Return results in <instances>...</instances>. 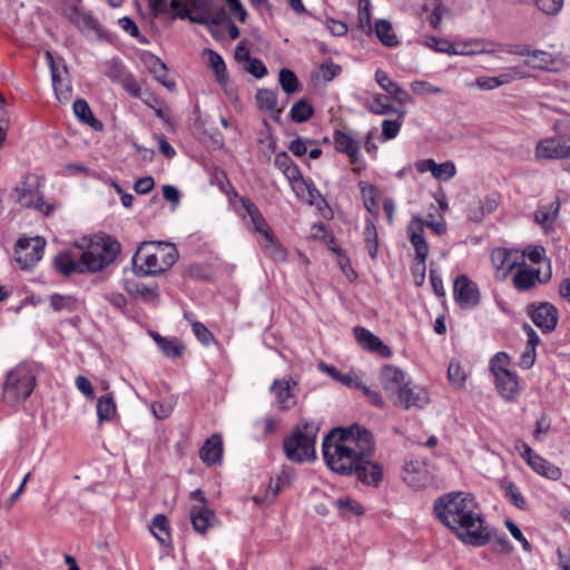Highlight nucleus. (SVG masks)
<instances>
[{
    "label": "nucleus",
    "mask_w": 570,
    "mask_h": 570,
    "mask_svg": "<svg viewBox=\"0 0 570 570\" xmlns=\"http://www.w3.org/2000/svg\"><path fill=\"white\" fill-rule=\"evenodd\" d=\"M333 139L337 151L346 154L352 164L358 161L361 146L358 140L341 130H335Z\"/></svg>",
    "instance_id": "obj_23"
},
{
    "label": "nucleus",
    "mask_w": 570,
    "mask_h": 570,
    "mask_svg": "<svg viewBox=\"0 0 570 570\" xmlns=\"http://www.w3.org/2000/svg\"><path fill=\"white\" fill-rule=\"evenodd\" d=\"M296 384L297 382L292 377L275 380L273 382L271 391L275 393V397L281 410H288L295 405L296 400L291 390L296 386Z\"/></svg>",
    "instance_id": "obj_17"
},
{
    "label": "nucleus",
    "mask_w": 570,
    "mask_h": 570,
    "mask_svg": "<svg viewBox=\"0 0 570 570\" xmlns=\"http://www.w3.org/2000/svg\"><path fill=\"white\" fill-rule=\"evenodd\" d=\"M116 414V404L110 393L100 396L97 401V415L99 422L110 421Z\"/></svg>",
    "instance_id": "obj_34"
},
{
    "label": "nucleus",
    "mask_w": 570,
    "mask_h": 570,
    "mask_svg": "<svg viewBox=\"0 0 570 570\" xmlns=\"http://www.w3.org/2000/svg\"><path fill=\"white\" fill-rule=\"evenodd\" d=\"M448 377L452 386L460 390L464 386L466 374L458 361L452 360L448 367Z\"/></svg>",
    "instance_id": "obj_42"
},
{
    "label": "nucleus",
    "mask_w": 570,
    "mask_h": 570,
    "mask_svg": "<svg viewBox=\"0 0 570 570\" xmlns=\"http://www.w3.org/2000/svg\"><path fill=\"white\" fill-rule=\"evenodd\" d=\"M358 187L361 189L364 207L367 212L373 213L374 207H376L377 188L363 180L358 183Z\"/></svg>",
    "instance_id": "obj_41"
},
{
    "label": "nucleus",
    "mask_w": 570,
    "mask_h": 570,
    "mask_svg": "<svg viewBox=\"0 0 570 570\" xmlns=\"http://www.w3.org/2000/svg\"><path fill=\"white\" fill-rule=\"evenodd\" d=\"M190 521L196 532L204 534L215 523L214 511L205 505H193L189 511Z\"/></svg>",
    "instance_id": "obj_22"
},
{
    "label": "nucleus",
    "mask_w": 570,
    "mask_h": 570,
    "mask_svg": "<svg viewBox=\"0 0 570 570\" xmlns=\"http://www.w3.org/2000/svg\"><path fill=\"white\" fill-rule=\"evenodd\" d=\"M320 368L343 385L351 386L353 383V379L351 376L341 374L334 366L327 365L324 362L320 363Z\"/></svg>",
    "instance_id": "obj_60"
},
{
    "label": "nucleus",
    "mask_w": 570,
    "mask_h": 570,
    "mask_svg": "<svg viewBox=\"0 0 570 570\" xmlns=\"http://www.w3.org/2000/svg\"><path fill=\"white\" fill-rule=\"evenodd\" d=\"M178 250L169 242H142L132 256V268L138 277L156 276L168 271L177 261Z\"/></svg>",
    "instance_id": "obj_3"
},
{
    "label": "nucleus",
    "mask_w": 570,
    "mask_h": 570,
    "mask_svg": "<svg viewBox=\"0 0 570 570\" xmlns=\"http://www.w3.org/2000/svg\"><path fill=\"white\" fill-rule=\"evenodd\" d=\"M485 216V209L482 200L478 199L470 204L468 208V217L470 220L480 223Z\"/></svg>",
    "instance_id": "obj_62"
},
{
    "label": "nucleus",
    "mask_w": 570,
    "mask_h": 570,
    "mask_svg": "<svg viewBox=\"0 0 570 570\" xmlns=\"http://www.w3.org/2000/svg\"><path fill=\"white\" fill-rule=\"evenodd\" d=\"M540 282V269L530 268L524 262L517 268L512 276V284L519 292H527Z\"/></svg>",
    "instance_id": "obj_19"
},
{
    "label": "nucleus",
    "mask_w": 570,
    "mask_h": 570,
    "mask_svg": "<svg viewBox=\"0 0 570 570\" xmlns=\"http://www.w3.org/2000/svg\"><path fill=\"white\" fill-rule=\"evenodd\" d=\"M433 511L440 522L465 544L483 547L494 534L492 527L484 522L478 511V504L470 493H445L436 498Z\"/></svg>",
    "instance_id": "obj_2"
},
{
    "label": "nucleus",
    "mask_w": 570,
    "mask_h": 570,
    "mask_svg": "<svg viewBox=\"0 0 570 570\" xmlns=\"http://www.w3.org/2000/svg\"><path fill=\"white\" fill-rule=\"evenodd\" d=\"M142 62L147 70L154 76L155 80L161 83L169 90L175 89V82L167 78L168 68L166 63L153 53H145L142 56Z\"/></svg>",
    "instance_id": "obj_18"
},
{
    "label": "nucleus",
    "mask_w": 570,
    "mask_h": 570,
    "mask_svg": "<svg viewBox=\"0 0 570 570\" xmlns=\"http://www.w3.org/2000/svg\"><path fill=\"white\" fill-rule=\"evenodd\" d=\"M535 155L543 159L567 158L570 156V145L564 136L547 138L537 145Z\"/></svg>",
    "instance_id": "obj_12"
},
{
    "label": "nucleus",
    "mask_w": 570,
    "mask_h": 570,
    "mask_svg": "<svg viewBox=\"0 0 570 570\" xmlns=\"http://www.w3.org/2000/svg\"><path fill=\"white\" fill-rule=\"evenodd\" d=\"M120 85L124 88V90L127 91L131 97H140V86L132 73L129 72L127 76H125Z\"/></svg>",
    "instance_id": "obj_61"
},
{
    "label": "nucleus",
    "mask_w": 570,
    "mask_h": 570,
    "mask_svg": "<svg viewBox=\"0 0 570 570\" xmlns=\"http://www.w3.org/2000/svg\"><path fill=\"white\" fill-rule=\"evenodd\" d=\"M510 363V357L504 352L497 353L490 361V370L494 376L501 372H510L507 367Z\"/></svg>",
    "instance_id": "obj_49"
},
{
    "label": "nucleus",
    "mask_w": 570,
    "mask_h": 570,
    "mask_svg": "<svg viewBox=\"0 0 570 570\" xmlns=\"http://www.w3.org/2000/svg\"><path fill=\"white\" fill-rule=\"evenodd\" d=\"M368 110L375 115H389L400 111L394 108L389 101L387 97L383 95L374 96L371 104L367 106Z\"/></svg>",
    "instance_id": "obj_43"
},
{
    "label": "nucleus",
    "mask_w": 570,
    "mask_h": 570,
    "mask_svg": "<svg viewBox=\"0 0 570 570\" xmlns=\"http://www.w3.org/2000/svg\"><path fill=\"white\" fill-rule=\"evenodd\" d=\"M323 456L331 470L343 475L355 474L367 485L377 487L383 468L371 460L374 453L373 434L353 425L332 429L322 443Z\"/></svg>",
    "instance_id": "obj_1"
},
{
    "label": "nucleus",
    "mask_w": 570,
    "mask_h": 570,
    "mask_svg": "<svg viewBox=\"0 0 570 570\" xmlns=\"http://www.w3.org/2000/svg\"><path fill=\"white\" fill-rule=\"evenodd\" d=\"M46 240L42 237L18 240V263L21 268L29 269L35 266L43 255Z\"/></svg>",
    "instance_id": "obj_9"
},
{
    "label": "nucleus",
    "mask_w": 570,
    "mask_h": 570,
    "mask_svg": "<svg viewBox=\"0 0 570 570\" xmlns=\"http://www.w3.org/2000/svg\"><path fill=\"white\" fill-rule=\"evenodd\" d=\"M396 114L399 115L397 119H395V120L385 119L382 122V136L384 137V139H393V138H395L397 136L401 127H402V122H403V118L405 116V111L404 110H400Z\"/></svg>",
    "instance_id": "obj_44"
},
{
    "label": "nucleus",
    "mask_w": 570,
    "mask_h": 570,
    "mask_svg": "<svg viewBox=\"0 0 570 570\" xmlns=\"http://www.w3.org/2000/svg\"><path fill=\"white\" fill-rule=\"evenodd\" d=\"M318 430L320 425L314 421H303L297 424L291 435L284 439L283 449L286 458L294 463L314 461Z\"/></svg>",
    "instance_id": "obj_5"
},
{
    "label": "nucleus",
    "mask_w": 570,
    "mask_h": 570,
    "mask_svg": "<svg viewBox=\"0 0 570 570\" xmlns=\"http://www.w3.org/2000/svg\"><path fill=\"white\" fill-rule=\"evenodd\" d=\"M167 342L159 346L164 355L167 357H179L183 354L184 345L176 337H169Z\"/></svg>",
    "instance_id": "obj_53"
},
{
    "label": "nucleus",
    "mask_w": 570,
    "mask_h": 570,
    "mask_svg": "<svg viewBox=\"0 0 570 570\" xmlns=\"http://www.w3.org/2000/svg\"><path fill=\"white\" fill-rule=\"evenodd\" d=\"M517 449L520 451L521 456L527 460L528 464L540 475L551 480H557L561 475L559 468L550 464L540 455L534 454L527 443L519 441Z\"/></svg>",
    "instance_id": "obj_11"
},
{
    "label": "nucleus",
    "mask_w": 570,
    "mask_h": 570,
    "mask_svg": "<svg viewBox=\"0 0 570 570\" xmlns=\"http://www.w3.org/2000/svg\"><path fill=\"white\" fill-rule=\"evenodd\" d=\"M512 80L513 77L510 73H501L497 77H478L474 85L482 90H492L510 83Z\"/></svg>",
    "instance_id": "obj_36"
},
{
    "label": "nucleus",
    "mask_w": 570,
    "mask_h": 570,
    "mask_svg": "<svg viewBox=\"0 0 570 570\" xmlns=\"http://www.w3.org/2000/svg\"><path fill=\"white\" fill-rule=\"evenodd\" d=\"M314 109L306 100L301 99L291 109V119L295 122H305L313 116Z\"/></svg>",
    "instance_id": "obj_39"
},
{
    "label": "nucleus",
    "mask_w": 570,
    "mask_h": 570,
    "mask_svg": "<svg viewBox=\"0 0 570 570\" xmlns=\"http://www.w3.org/2000/svg\"><path fill=\"white\" fill-rule=\"evenodd\" d=\"M521 56L530 57L529 60H527V65L537 68V69H544V70H552V59L549 53L541 51V50H523L520 52Z\"/></svg>",
    "instance_id": "obj_33"
},
{
    "label": "nucleus",
    "mask_w": 570,
    "mask_h": 570,
    "mask_svg": "<svg viewBox=\"0 0 570 570\" xmlns=\"http://www.w3.org/2000/svg\"><path fill=\"white\" fill-rule=\"evenodd\" d=\"M410 87L414 94L420 95V96L429 95V94L439 95L443 91L442 88L436 87V86H434L428 81H423V80L412 81Z\"/></svg>",
    "instance_id": "obj_54"
},
{
    "label": "nucleus",
    "mask_w": 570,
    "mask_h": 570,
    "mask_svg": "<svg viewBox=\"0 0 570 570\" xmlns=\"http://www.w3.org/2000/svg\"><path fill=\"white\" fill-rule=\"evenodd\" d=\"M529 315L532 322L543 332L554 330L558 322V311L550 303H541L539 306H529Z\"/></svg>",
    "instance_id": "obj_13"
},
{
    "label": "nucleus",
    "mask_w": 570,
    "mask_h": 570,
    "mask_svg": "<svg viewBox=\"0 0 570 570\" xmlns=\"http://www.w3.org/2000/svg\"><path fill=\"white\" fill-rule=\"evenodd\" d=\"M316 142L312 139H306L302 137H297L288 144V150H291L295 156L302 157L307 151L308 145H315Z\"/></svg>",
    "instance_id": "obj_59"
},
{
    "label": "nucleus",
    "mask_w": 570,
    "mask_h": 570,
    "mask_svg": "<svg viewBox=\"0 0 570 570\" xmlns=\"http://www.w3.org/2000/svg\"><path fill=\"white\" fill-rule=\"evenodd\" d=\"M375 80L380 85V87L386 91L391 98L400 105H406L413 102L412 96L406 92L402 87H400L396 82L390 79L389 75L379 69L375 72Z\"/></svg>",
    "instance_id": "obj_16"
},
{
    "label": "nucleus",
    "mask_w": 570,
    "mask_h": 570,
    "mask_svg": "<svg viewBox=\"0 0 570 570\" xmlns=\"http://www.w3.org/2000/svg\"><path fill=\"white\" fill-rule=\"evenodd\" d=\"M453 295L461 308H472L480 302L478 286L466 275H460L455 278Z\"/></svg>",
    "instance_id": "obj_10"
},
{
    "label": "nucleus",
    "mask_w": 570,
    "mask_h": 570,
    "mask_svg": "<svg viewBox=\"0 0 570 570\" xmlns=\"http://www.w3.org/2000/svg\"><path fill=\"white\" fill-rule=\"evenodd\" d=\"M36 177L27 175L23 177L20 186L14 188L17 203L27 208H36L46 216L50 215L53 206L47 204L37 190Z\"/></svg>",
    "instance_id": "obj_8"
},
{
    "label": "nucleus",
    "mask_w": 570,
    "mask_h": 570,
    "mask_svg": "<svg viewBox=\"0 0 570 570\" xmlns=\"http://www.w3.org/2000/svg\"><path fill=\"white\" fill-rule=\"evenodd\" d=\"M407 233L415 250V259L426 261L430 247L423 236V219L415 217L409 225Z\"/></svg>",
    "instance_id": "obj_15"
},
{
    "label": "nucleus",
    "mask_w": 570,
    "mask_h": 570,
    "mask_svg": "<svg viewBox=\"0 0 570 570\" xmlns=\"http://www.w3.org/2000/svg\"><path fill=\"white\" fill-rule=\"evenodd\" d=\"M248 216L250 217V220L254 225L255 230L257 233L262 234L266 240H268L269 243L273 244L274 243L273 236L269 233V230L267 228L266 220L263 217L259 209L254 213L248 214Z\"/></svg>",
    "instance_id": "obj_48"
},
{
    "label": "nucleus",
    "mask_w": 570,
    "mask_h": 570,
    "mask_svg": "<svg viewBox=\"0 0 570 570\" xmlns=\"http://www.w3.org/2000/svg\"><path fill=\"white\" fill-rule=\"evenodd\" d=\"M256 100L261 109L268 110L274 120L279 121L282 109L277 108L276 92L269 89H259L256 92Z\"/></svg>",
    "instance_id": "obj_28"
},
{
    "label": "nucleus",
    "mask_w": 570,
    "mask_h": 570,
    "mask_svg": "<svg viewBox=\"0 0 570 570\" xmlns=\"http://www.w3.org/2000/svg\"><path fill=\"white\" fill-rule=\"evenodd\" d=\"M333 504L341 511L342 514L361 515L364 513L362 505L350 498H341L333 501Z\"/></svg>",
    "instance_id": "obj_46"
},
{
    "label": "nucleus",
    "mask_w": 570,
    "mask_h": 570,
    "mask_svg": "<svg viewBox=\"0 0 570 570\" xmlns=\"http://www.w3.org/2000/svg\"><path fill=\"white\" fill-rule=\"evenodd\" d=\"M36 386V377L27 366H17L7 374L3 400L10 405L26 400Z\"/></svg>",
    "instance_id": "obj_7"
},
{
    "label": "nucleus",
    "mask_w": 570,
    "mask_h": 570,
    "mask_svg": "<svg viewBox=\"0 0 570 570\" xmlns=\"http://www.w3.org/2000/svg\"><path fill=\"white\" fill-rule=\"evenodd\" d=\"M504 524H505L507 529L509 530V532L511 533V535L517 541H519L521 543L523 550L527 551V552H531L532 547L529 543V541L527 540V538L523 535V533L521 532L519 527L513 521H511L509 519H507L504 521Z\"/></svg>",
    "instance_id": "obj_58"
},
{
    "label": "nucleus",
    "mask_w": 570,
    "mask_h": 570,
    "mask_svg": "<svg viewBox=\"0 0 570 570\" xmlns=\"http://www.w3.org/2000/svg\"><path fill=\"white\" fill-rule=\"evenodd\" d=\"M204 52L208 56V63L216 76V80L220 85H225L228 80V75L224 59L219 53L212 49H206Z\"/></svg>",
    "instance_id": "obj_32"
},
{
    "label": "nucleus",
    "mask_w": 570,
    "mask_h": 570,
    "mask_svg": "<svg viewBox=\"0 0 570 570\" xmlns=\"http://www.w3.org/2000/svg\"><path fill=\"white\" fill-rule=\"evenodd\" d=\"M46 57L48 60V65L50 67L52 86H53V89L56 92V97L60 101H66V100H68V95H63L62 92L58 91L59 75H58V68L56 67V63L53 60V56L50 51H47Z\"/></svg>",
    "instance_id": "obj_56"
},
{
    "label": "nucleus",
    "mask_w": 570,
    "mask_h": 570,
    "mask_svg": "<svg viewBox=\"0 0 570 570\" xmlns=\"http://www.w3.org/2000/svg\"><path fill=\"white\" fill-rule=\"evenodd\" d=\"M70 20L79 28H86L88 30H97L99 27L98 21L91 13L82 11L77 7L72 8Z\"/></svg>",
    "instance_id": "obj_38"
},
{
    "label": "nucleus",
    "mask_w": 570,
    "mask_h": 570,
    "mask_svg": "<svg viewBox=\"0 0 570 570\" xmlns=\"http://www.w3.org/2000/svg\"><path fill=\"white\" fill-rule=\"evenodd\" d=\"M279 85L282 89L287 94H294L298 88V79L296 75L287 68H283L278 76Z\"/></svg>",
    "instance_id": "obj_45"
},
{
    "label": "nucleus",
    "mask_w": 570,
    "mask_h": 570,
    "mask_svg": "<svg viewBox=\"0 0 570 570\" xmlns=\"http://www.w3.org/2000/svg\"><path fill=\"white\" fill-rule=\"evenodd\" d=\"M559 208H560V200L559 198L557 197L554 199V202H552L550 204V206H540L535 213H534V220L541 225V227L548 232L556 218H557V215H558V212H559Z\"/></svg>",
    "instance_id": "obj_27"
},
{
    "label": "nucleus",
    "mask_w": 570,
    "mask_h": 570,
    "mask_svg": "<svg viewBox=\"0 0 570 570\" xmlns=\"http://www.w3.org/2000/svg\"><path fill=\"white\" fill-rule=\"evenodd\" d=\"M246 71L253 75L255 78L259 79L267 75V68L263 63L262 60L257 58H252L247 62Z\"/></svg>",
    "instance_id": "obj_63"
},
{
    "label": "nucleus",
    "mask_w": 570,
    "mask_h": 570,
    "mask_svg": "<svg viewBox=\"0 0 570 570\" xmlns=\"http://www.w3.org/2000/svg\"><path fill=\"white\" fill-rule=\"evenodd\" d=\"M50 305L56 312H73L79 307V302L71 295L53 294L50 296Z\"/></svg>",
    "instance_id": "obj_37"
},
{
    "label": "nucleus",
    "mask_w": 570,
    "mask_h": 570,
    "mask_svg": "<svg viewBox=\"0 0 570 570\" xmlns=\"http://www.w3.org/2000/svg\"><path fill=\"white\" fill-rule=\"evenodd\" d=\"M191 325L195 336L203 345L208 346L215 342V336L203 323L194 322Z\"/></svg>",
    "instance_id": "obj_55"
},
{
    "label": "nucleus",
    "mask_w": 570,
    "mask_h": 570,
    "mask_svg": "<svg viewBox=\"0 0 570 570\" xmlns=\"http://www.w3.org/2000/svg\"><path fill=\"white\" fill-rule=\"evenodd\" d=\"M354 335L357 343L370 352L379 353L381 356L390 357L392 352L387 345H385L379 336L365 327L356 326L354 328Z\"/></svg>",
    "instance_id": "obj_14"
},
{
    "label": "nucleus",
    "mask_w": 570,
    "mask_h": 570,
    "mask_svg": "<svg viewBox=\"0 0 570 570\" xmlns=\"http://www.w3.org/2000/svg\"><path fill=\"white\" fill-rule=\"evenodd\" d=\"M129 72L126 71L124 65L120 61L114 60L108 69L106 70V76L114 82L120 83L125 76Z\"/></svg>",
    "instance_id": "obj_57"
},
{
    "label": "nucleus",
    "mask_w": 570,
    "mask_h": 570,
    "mask_svg": "<svg viewBox=\"0 0 570 570\" xmlns=\"http://www.w3.org/2000/svg\"><path fill=\"white\" fill-rule=\"evenodd\" d=\"M73 112L81 122L90 126L92 129L101 130L104 128L102 122L94 116L86 100L77 99L73 102Z\"/></svg>",
    "instance_id": "obj_29"
},
{
    "label": "nucleus",
    "mask_w": 570,
    "mask_h": 570,
    "mask_svg": "<svg viewBox=\"0 0 570 570\" xmlns=\"http://www.w3.org/2000/svg\"><path fill=\"white\" fill-rule=\"evenodd\" d=\"M223 440L219 434L208 438L199 450V458L207 465L220 463L223 458Z\"/></svg>",
    "instance_id": "obj_20"
},
{
    "label": "nucleus",
    "mask_w": 570,
    "mask_h": 570,
    "mask_svg": "<svg viewBox=\"0 0 570 570\" xmlns=\"http://www.w3.org/2000/svg\"><path fill=\"white\" fill-rule=\"evenodd\" d=\"M380 381L391 402L401 409H422L429 403L428 393L419 386H411L406 374L399 367L385 365L381 370Z\"/></svg>",
    "instance_id": "obj_4"
},
{
    "label": "nucleus",
    "mask_w": 570,
    "mask_h": 570,
    "mask_svg": "<svg viewBox=\"0 0 570 570\" xmlns=\"http://www.w3.org/2000/svg\"><path fill=\"white\" fill-rule=\"evenodd\" d=\"M127 291L146 302L156 301L159 296L157 286H147L142 283H136L127 286Z\"/></svg>",
    "instance_id": "obj_40"
},
{
    "label": "nucleus",
    "mask_w": 570,
    "mask_h": 570,
    "mask_svg": "<svg viewBox=\"0 0 570 570\" xmlns=\"http://www.w3.org/2000/svg\"><path fill=\"white\" fill-rule=\"evenodd\" d=\"M424 42L429 48L433 49L436 52L448 53V55H463L464 53L463 50H458L451 41L443 39V38L428 36V37H425Z\"/></svg>",
    "instance_id": "obj_35"
},
{
    "label": "nucleus",
    "mask_w": 570,
    "mask_h": 570,
    "mask_svg": "<svg viewBox=\"0 0 570 570\" xmlns=\"http://www.w3.org/2000/svg\"><path fill=\"white\" fill-rule=\"evenodd\" d=\"M371 2L370 0H358V28L368 33L371 31Z\"/></svg>",
    "instance_id": "obj_47"
},
{
    "label": "nucleus",
    "mask_w": 570,
    "mask_h": 570,
    "mask_svg": "<svg viewBox=\"0 0 570 570\" xmlns=\"http://www.w3.org/2000/svg\"><path fill=\"white\" fill-rule=\"evenodd\" d=\"M491 261L497 269L512 271L522 264L523 256H520L518 250L499 247L492 250Z\"/></svg>",
    "instance_id": "obj_21"
},
{
    "label": "nucleus",
    "mask_w": 570,
    "mask_h": 570,
    "mask_svg": "<svg viewBox=\"0 0 570 570\" xmlns=\"http://www.w3.org/2000/svg\"><path fill=\"white\" fill-rule=\"evenodd\" d=\"M456 174L455 166L452 161H445L442 164H436L433 170V177L440 180H449L453 178Z\"/></svg>",
    "instance_id": "obj_52"
},
{
    "label": "nucleus",
    "mask_w": 570,
    "mask_h": 570,
    "mask_svg": "<svg viewBox=\"0 0 570 570\" xmlns=\"http://www.w3.org/2000/svg\"><path fill=\"white\" fill-rule=\"evenodd\" d=\"M377 39L386 47H395L399 45L396 35L393 32V28L390 21L380 19L375 22L374 28Z\"/></svg>",
    "instance_id": "obj_31"
},
{
    "label": "nucleus",
    "mask_w": 570,
    "mask_h": 570,
    "mask_svg": "<svg viewBox=\"0 0 570 570\" xmlns=\"http://www.w3.org/2000/svg\"><path fill=\"white\" fill-rule=\"evenodd\" d=\"M539 10L547 14H556L560 11L563 0H537Z\"/></svg>",
    "instance_id": "obj_64"
},
{
    "label": "nucleus",
    "mask_w": 570,
    "mask_h": 570,
    "mask_svg": "<svg viewBox=\"0 0 570 570\" xmlns=\"http://www.w3.org/2000/svg\"><path fill=\"white\" fill-rule=\"evenodd\" d=\"M55 268L62 275H70L72 273H83L85 267L81 257H75L70 252H61L53 259Z\"/></svg>",
    "instance_id": "obj_25"
},
{
    "label": "nucleus",
    "mask_w": 570,
    "mask_h": 570,
    "mask_svg": "<svg viewBox=\"0 0 570 570\" xmlns=\"http://www.w3.org/2000/svg\"><path fill=\"white\" fill-rule=\"evenodd\" d=\"M494 377L498 393L505 401L515 400L519 394V382L517 375L512 372H501V374H498Z\"/></svg>",
    "instance_id": "obj_24"
},
{
    "label": "nucleus",
    "mask_w": 570,
    "mask_h": 570,
    "mask_svg": "<svg viewBox=\"0 0 570 570\" xmlns=\"http://www.w3.org/2000/svg\"><path fill=\"white\" fill-rule=\"evenodd\" d=\"M149 528L154 537L160 542L161 546L166 547L169 544V521L166 515L157 514L153 519Z\"/></svg>",
    "instance_id": "obj_30"
},
{
    "label": "nucleus",
    "mask_w": 570,
    "mask_h": 570,
    "mask_svg": "<svg viewBox=\"0 0 570 570\" xmlns=\"http://www.w3.org/2000/svg\"><path fill=\"white\" fill-rule=\"evenodd\" d=\"M421 472V463L420 462H409L404 465V475L403 480L412 485V487H420L421 482L420 479L416 478V474Z\"/></svg>",
    "instance_id": "obj_51"
},
{
    "label": "nucleus",
    "mask_w": 570,
    "mask_h": 570,
    "mask_svg": "<svg viewBox=\"0 0 570 570\" xmlns=\"http://www.w3.org/2000/svg\"><path fill=\"white\" fill-rule=\"evenodd\" d=\"M275 166L284 174L291 184L303 180L298 166L293 161L287 153L282 151L275 156Z\"/></svg>",
    "instance_id": "obj_26"
},
{
    "label": "nucleus",
    "mask_w": 570,
    "mask_h": 570,
    "mask_svg": "<svg viewBox=\"0 0 570 570\" xmlns=\"http://www.w3.org/2000/svg\"><path fill=\"white\" fill-rule=\"evenodd\" d=\"M120 244L110 236H96L80 255L86 272H98L114 263L120 253Z\"/></svg>",
    "instance_id": "obj_6"
},
{
    "label": "nucleus",
    "mask_w": 570,
    "mask_h": 570,
    "mask_svg": "<svg viewBox=\"0 0 570 570\" xmlns=\"http://www.w3.org/2000/svg\"><path fill=\"white\" fill-rule=\"evenodd\" d=\"M209 13L210 11L196 12L193 14L187 8H183V10L176 12V17L179 19H188L194 23L209 27Z\"/></svg>",
    "instance_id": "obj_50"
}]
</instances>
